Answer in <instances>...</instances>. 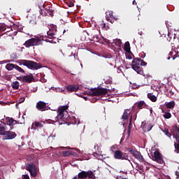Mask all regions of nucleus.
<instances>
[{"instance_id":"34","label":"nucleus","mask_w":179,"mask_h":179,"mask_svg":"<svg viewBox=\"0 0 179 179\" xmlns=\"http://www.w3.org/2000/svg\"><path fill=\"white\" fill-rule=\"evenodd\" d=\"M175 37H176V36H173V34H171L170 32L168 33V41H171L172 38H174Z\"/></svg>"},{"instance_id":"29","label":"nucleus","mask_w":179,"mask_h":179,"mask_svg":"<svg viewBox=\"0 0 179 179\" xmlns=\"http://www.w3.org/2000/svg\"><path fill=\"white\" fill-rule=\"evenodd\" d=\"M15 69L16 71H17L18 72H20V73H26V72L24 71V70L23 69H22V67L16 65L15 66Z\"/></svg>"},{"instance_id":"21","label":"nucleus","mask_w":179,"mask_h":179,"mask_svg":"<svg viewBox=\"0 0 179 179\" xmlns=\"http://www.w3.org/2000/svg\"><path fill=\"white\" fill-rule=\"evenodd\" d=\"M148 97L153 103H156V101H157V97H156V96L153 95V94H152V93H148Z\"/></svg>"},{"instance_id":"2","label":"nucleus","mask_w":179,"mask_h":179,"mask_svg":"<svg viewBox=\"0 0 179 179\" xmlns=\"http://www.w3.org/2000/svg\"><path fill=\"white\" fill-rule=\"evenodd\" d=\"M19 64L24 65V66H27L28 69H31L32 71H37L40 69V68H41V66H40V64L31 60H26V59L20 60Z\"/></svg>"},{"instance_id":"53","label":"nucleus","mask_w":179,"mask_h":179,"mask_svg":"<svg viewBox=\"0 0 179 179\" xmlns=\"http://www.w3.org/2000/svg\"><path fill=\"white\" fill-rule=\"evenodd\" d=\"M51 136H52H52L55 137V136H52V135H51Z\"/></svg>"},{"instance_id":"49","label":"nucleus","mask_w":179,"mask_h":179,"mask_svg":"<svg viewBox=\"0 0 179 179\" xmlns=\"http://www.w3.org/2000/svg\"><path fill=\"white\" fill-rule=\"evenodd\" d=\"M61 92H65V89L62 90Z\"/></svg>"},{"instance_id":"48","label":"nucleus","mask_w":179,"mask_h":179,"mask_svg":"<svg viewBox=\"0 0 179 179\" xmlns=\"http://www.w3.org/2000/svg\"><path fill=\"white\" fill-rule=\"evenodd\" d=\"M134 120H136V115H134Z\"/></svg>"},{"instance_id":"17","label":"nucleus","mask_w":179,"mask_h":179,"mask_svg":"<svg viewBox=\"0 0 179 179\" xmlns=\"http://www.w3.org/2000/svg\"><path fill=\"white\" fill-rule=\"evenodd\" d=\"M162 112L164 113L163 117L166 120L170 119L171 117V113L169 112L167 109L162 108Z\"/></svg>"},{"instance_id":"44","label":"nucleus","mask_w":179,"mask_h":179,"mask_svg":"<svg viewBox=\"0 0 179 179\" xmlns=\"http://www.w3.org/2000/svg\"><path fill=\"white\" fill-rule=\"evenodd\" d=\"M102 27L104 29L106 28V23L102 24Z\"/></svg>"},{"instance_id":"47","label":"nucleus","mask_w":179,"mask_h":179,"mask_svg":"<svg viewBox=\"0 0 179 179\" xmlns=\"http://www.w3.org/2000/svg\"><path fill=\"white\" fill-rule=\"evenodd\" d=\"M23 101H24V99H23L22 101H20L19 103H23Z\"/></svg>"},{"instance_id":"24","label":"nucleus","mask_w":179,"mask_h":179,"mask_svg":"<svg viewBox=\"0 0 179 179\" xmlns=\"http://www.w3.org/2000/svg\"><path fill=\"white\" fill-rule=\"evenodd\" d=\"M124 50L126 52H131V45L128 41L124 43Z\"/></svg>"},{"instance_id":"18","label":"nucleus","mask_w":179,"mask_h":179,"mask_svg":"<svg viewBox=\"0 0 179 179\" xmlns=\"http://www.w3.org/2000/svg\"><path fill=\"white\" fill-rule=\"evenodd\" d=\"M165 106L166 108H169L170 110H173L174 107H176V102L174 101H171L168 103H165Z\"/></svg>"},{"instance_id":"41","label":"nucleus","mask_w":179,"mask_h":179,"mask_svg":"<svg viewBox=\"0 0 179 179\" xmlns=\"http://www.w3.org/2000/svg\"><path fill=\"white\" fill-rule=\"evenodd\" d=\"M17 80H21V82H23L24 76H19L17 78Z\"/></svg>"},{"instance_id":"20","label":"nucleus","mask_w":179,"mask_h":179,"mask_svg":"<svg viewBox=\"0 0 179 179\" xmlns=\"http://www.w3.org/2000/svg\"><path fill=\"white\" fill-rule=\"evenodd\" d=\"M145 107H146V103H145V101H141L137 103V108L139 110H142V108H145Z\"/></svg>"},{"instance_id":"37","label":"nucleus","mask_w":179,"mask_h":179,"mask_svg":"<svg viewBox=\"0 0 179 179\" xmlns=\"http://www.w3.org/2000/svg\"><path fill=\"white\" fill-rule=\"evenodd\" d=\"M66 5H68L69 8H72L74 6L75 3H73V1H69L66 2Z\"/></svg>"},{"instance_id":"15","label":"nucleus","mask_w":179,"mask_h":179,"mask_svg":"<svg viewBox=\"0 0 179 179\" xmlns=\"http://www.w3.org/2000/svg\"><path fill=\"white\" fill-rule=\"evenodd\" d=\"M40 13L43 16H47V13L50 15V16H54V9H52V7H48V8H46V11L43 13V10L41 9Z\"/></svg>"},{"instance_id":"19","label":"nucleus","mask_w":179,"mask_h":179,"mask_svg":"<svg viewBox=\"0 0 179 179\" xmlns=\"http://www.w3.org/2000/svg\"><path fill=\"white\" fill-rule=\"evenodd\" d=\"M108 15H109V17L110 19H108V17H106V19L110 23H113V22H114V20H117L118 19L116 17H114L113 11H110Z\"/></svg>"},{"instance_id":"39","label":"nucleus","mask_w":179,"mask_h":179,"mask_svg":"<svg viewBox=\"0 0 179 179\" xmlns=\"http://www.w3.org/2000/svg\"><path fill=\"white\" fill-rule=\"evenodd\" d=\"M140 65L141 66H146L148 65V63H146V62L141 60L140 62Z\"/></svg>"},{"instance_id":"40","label":"nucleus","mask_w":179,"mask_h":179,"mask_svg":"<svg viewBox=\"0 0 179 179\" xmlns=\"http://www.w3.org/2000/svg\"><path fill=\"white\" fill-rule=\"evenodd\" d=\"M22 179H30V177L29 176V175L26 174V175H22Z\"/></svg>"},{"instance_id":"52","label":"nucleus","mask_w":179,"mask_h":179,"mask_svg":"<svg viewBox=\"0 0 179 179\" xmlns=\"http://www.w3.org/2000/svg\"><path fill=\"white\" fill-rule=\"evenodd\" d=\"M65 31H65V30H64L63 33H65Z\"/></svg>"},{"instance_id":"42","label":"nucleus","mask_w":179,"mask_h":179,"mask_svg":"<svg viewBox=\"0 0 179 179\" xmlns=\"http://www.w3.org/2000/svg\"><path fill=\"white\" fill-rule=\"evenodd\" d=\"M153 128V126L152 124H150L148 127V131H150Z\"/></svg>"},{"instance_id":"14","label":"nucleus","mask_w":179,"mask_h":179,"mask_svg":"<svg viewBox=\"0 0 179 179\" xmlns=\"http://www.w3.org/2000/svg\"><path fill=\"white\" fill-rule=\"evenodd\" d=\"M67 92H70L71 93L73 92H78L79 90V85H69L66 87Z\"/></svg>"},{"instance_id":"6","label":"nucleus","mask_w":179,"mask_h":179,"mask_svg":"<svg viewBox=\"0 0 179 179\" xmlns=\"http://www.w3.org/2000/svg\"><path fill=\"white\" fill-rule=\"evenodd\" d=\"M41 44V39L38 38V37L31 38L25 41L24 43V47L26 48H29L30 47H34L36 45H40Z\"/></svg>"},{"instance_id":"1","label":"nucleus","mask_w":179,"mask_h":179,"mask_svg":"<svg viewBox=\"0 0 179 179\" xmlns=\"http://www.w3.org/2000/svg\"><path fill=\"white\" fill-rule=\"evenodd\" d=\"M66 110H68V106H64L58 110L56 121H59V120H61L63 122H68V120H69V114Z\"/></svg>"},{"instance_id":"3","label":"nucleus","mask_w":179,"mask_h":179,"mask_svg":"<svg viewBox=\"0 0 179 179\" xmlns=\"http://www.w3.org/2000/svg\"><path fill=\"white\" fill-rule=\"evenodd\" d=\"M108 93V90L106 88H91L89 92H87L88 96H106Z\"/></svg>"},{"instance_id":"30","label":"nucleus","mask_w":179,"mask_h":179,"mask_svg":"<svg viewBox=\"0 0 179 179\" xmlns=\"http://www.w3.org/2000/svg\"><path fill=\"white\" fill-rule=\"evenodd\" d=\"M174 147H175V152L179 153V141H177V143H174Z\"/></svg>"},{"instance_id":"45","label":"nucleus","mask_w":179,"mask_h":179,"mask_svg":"<svg viewBox=\"0 0 179 179\" xmlns=\"http://www.w3.org/2000/svg\"><path fill=\"white\" fill-rule=\"evenodd\" d=\"M133 5H136V2H135V0L133 1Z\"/></svg>"},{"instance_id":"31","label":"nucleus","mask_w":179,"mask_h":179,"mask_svg":"<svg viewBox=\"0 0 179 179\" xmlns=\"http://www.w3.org/2000/svg\"><path fill=\"white\" fill-rule=\"evenodd\" d=\"M34 125H35V127H36V128H38V127L41 128L43 127V122L36 121V122H34Z\"/></svg>"},{"instance_id":"27","label":"nucleus","mask_w":179,"mask_h":179,"mask_svg":"<svg viewBox=\"0 0 179 179\" xmlns=\"http://www.w3.org/2000/svg\"><path fill=\"white\" fill-rule=\"evenodd\" d=\"M132 126V115L130 117L129 127L127 129V135L129 136L131 135V127Z\"/></svg>"},{"instance_id":"36","label":"nucleus","mask_w":179,"mask_h":179,"mask_svg":"<svg viewBox=\"0 0 179 179\" xmlns=\"http://www.w3.org/2000/svg\"><path fill=\"white\" fill-rule=\"evenodd\" d=\"M5 132V127L2 126V124H0V135H3V133Z\"/></svg>"},{"instance_id":"43","label":"nucleus","mask_w":179,"mask_h":179,"mask_svg":"<svg viewBox=\"0 0 179 179\" xmlns=\"http://www.w3.org/2000/svg\"><path fill=\"white\" fill-rule=\"evenodd\" d=\"M127 59H131L132 58V56L131 55H129L126 56Z\"/></svg>"},{"instance_id":"22","label":"nucleus","mask_w":179,"mask_h":179,"mask_svg":"<svg viewBox=\"0 0 179 179\" xmlns=\"http://www.w3.org/2000/svg\"><path fill=\"white\" fill-rule=\"evenodd\" d=\"M129 109H125L124 110L123 115L122 116V120H128V117L129 116L130 113H128Z\"/></svg>"},{"instance_id":"54","label":"nucleus","mask_w":179,"mask_h":179,"mask_svg":"<svg viewBox=\"0 0 179 179\" xmlns=\"http://www.w3.org/2000/svg\"><path fill=\"white\" fill-rule=\"evenodd\" d=\"M132 110H134V106L132 107Z\"/></svg>"},{"instance_id":"8","label":"nucleus","mask_w":179,"mask_h":179,"mask_svg":"<svg viewBox=\"0 0 179 179\" xmlns=\"http://www.w3.org/2000/svg\"><path fill=\"white\" fill-rule=\"evenodd\" d=\"M113 156L117 160H128L129 159L127 153L123 152L120 150L115 151Z\"/></svg>"},{"instance_id":"9","label":"nucleus","mask_w":179,"mask_h":179,"mask_svg":"<svg viewBox=\"0 0 179 179\" xmlns=\"http://www.w3.org/2000/svg\"><path fill=\"white\" fill-rule=\"evenodd\" d=\"M152 157L154 162H157V163H159V164H163L164 163V161L163 160V156L162 155V153L159 152V150L154 152Z\"/></svg>"},{"instance_id":"11","label":"nucleus","mask_w":179,"mask_h":179,"mask_svg":"<svg viewBox=\"0 0 179 179\" xmlns=\"http://www.w3.org/2000/svg\"><path fill=\"white\" fill-rule=\"evenodd\" d=\"M36 108L38 111H47L48 106H47V103L39 101L36 103Z\"/></svg>"},{"instance_id":"51","label":"nucleus","mask_w":179,"mask_h":179,"mask_svg":"<svg viewBox=\"0 0 179 179\" xmlns=\"http://www.w3.org/2000/svg\"><path fill=\"white\" fill-rule=\"evenodd\" d=\"M1 64H3V62H1Z\"/></svg>"},{"instance_id":"26","label":"nucleus","mask_w":179,"mask_h":179,"mask_svg":"<svg viewBox=\"0 0 179 179\" xmlns=\"http://www.w3.org/2000/svg\"><path fill=\"white\" fill-rule=\"evenodd\" d=\"M16 68V64H7L6 65V69H7L8 71H12V69Z\"/></svg>"},{"instance_id":"32","label":"nucleus","mask_w":179,"mask_h":179,"mask_svg":"<svg viewBox=\"0 0 179 179\" xmlns=\"http://www.w3.org/2000/svg\"><path fill=\"white\" fill-rule=\"evenodd\" d=\"M14 122H16V121L11 117L8 120L7 124L9 125L10 127H12Z\"/></svg>"},{"instance_id":"33","label":"nucleus","mask_w":179,"mask_h":179,"mask_svg":"<svg viewBox=\"0 0 179 179\" xmlns=\"http://www.w3.org/2000/svg\"><path fill=\"white\" fill-rule=\"evenodd\" d=\"M6 30V25L4 24H0V33H2V31H5Z\"/></svg>"},{"instance_id":"46","label":"nucleus","mask_w":179,"mask_h":179,"mask_svg":"<svg viewBox=\"0 0 179 179\" xmlns=\"http://www.w3.org/2000/svg\"><path fill=\"white\" fill-rule=\"evenodd\" d=\"M113 149H115V147L114 145L111 147V150H113Z\"/></svg>"},{"instance_id":"23","label":"nucleus","mask_w":179,"mask_h":179,"mask_svg":"<svg viewBox=\"0 0 179 179\" xmlns=\"http://www.w3.org/2000/svg\"><path fill=\"white\" fill-rule=\"evenodd\" d=\"M113 44L116 45V47H118L119 48H120V47L122 44V41H121L120 39H115V40H113Z\"/></svg>"},{"instance_id":"25","label":"nucleus","mask_w":179,"mask_h":179,"mask_svg":"<svg viewBox=\"0 0 179 179\" xmlns=\"http://www.w3.org/2000/svg\"><path fill=\"white\" fill-rule=\"evenodd\" d=\"M73 151H71V150H67V151H63L62 152V155L64 157H68L69 156H71V155H73Z\"/></svg>"},{"instance_id":"28","label":"nucleus","mask_w":179,"mask_h":179,"mask_svg":"<svg viewBox=\"0 0 179 179\" xmlns=\"http://www.w3.org/2000/svg\"><path fill=\"white\" fill-rule=\"evenodd\" d=\"M11 86H12L13 89L17 90V89H19V86H20L19 82H17V81L13 82L11 84Z\"/></svg>"},{"instance_id":"35","label":"nucleus","mask_w":179,"mask_h":179,"mask_svg":"<svg viewBox=\"0 0 179 179\" xmlns=\"http://www.w3.org/2000/svg\"><path fill=\"white\" fill-rule=\"evenodd\" d=\"M164 133L165 134V135H166V136H168L169 138H171V134L169 131L168 129H165L164 131Z\"/></svg>"},{"instance_id":"7","label":"nucleus","mask_w":179,"mask_h":179,"mask_svg":"<svg viewBox=\"0 0 179 179\" xmlns=\"http://www.w3.org/2000/svg\"><path fill=\"white\" fill-rule=\"evenodd\" d=\"M26 170L31 174V177H37V166L36 164L30 162L26 164Z\"/></svg>"},{"instance_id":"50","label":"nucleus","mask_w":179,"mask_h":179,"mask_svg":"<svg viewBox=\"0 0 179 179\" xmlns=\"http://www.w3.org/2000/svg\"><path fill=\"white\" fill-rule=\"evenodd\" d=\"M55 31H57V27H55Z\"/></svg>"},{"instance_id":"55","label":"nucleus","mask_w":179,"mask_h":179,"mask_svg":"<svg viewBox=\"0 0 179 179\" xmlns=\"http://www.w3.org/2000/svg\"><path fill=\"white\" fill-rule=\"evenodd\" d=\"M0 76H1V74H0Z\"/></svg>"},{"instance_id":"10","label":"nucleus","mask_w":179,"mask_h":179,"mask_svg":"<svg viewBox=\"0 0 179 179\" xmlns=\"http://www.w3.org/2000/svg\"><path fill=\"white\" fill-rule=\"evenodd\" d=\"M3 140H10V139H15L16 136H17V134H16L15 132L11 131H4L3 133Z\"/></svg>"},{"instance_id":"12","label":"nucleus","mask_w":179,"mask_h":179,"mask_svg":"<svg viewBox=\"0 0 179 179\" xmlns=\"http://www.w3.org/2000/svg\"><path fill=\"white\" fill-rule=\"evenodd\" d=\"M128 152H129V153H131V155H132L134 156V157L140 159H142V155H141V152H139V151L136 150V149L135 148H129L128 149Z\"/></svg>"},{"instance_id":"4","label":"nucleus","mask_w":179,"mask_h":179,"mask_svg":"<svg viewBox=\"0 0 179 179\" xmlns=\"http://www.w3.org/2000/svg\"><path fill=\"white\" fill-rule=\"evenodd\" d=\"M141 61L142 59L137 57L131 62V68L138 73V75H143V69L141 67Z\"/></svg>"},{"instance_id":"38","label":"nucleus","mask_w":179,"mask_h":179,"mask_svg":"<svg viewBox=\"0 0 179 179\" xmlns=\"http://www.w3.org/2000/svg\"><path fill=\"white\" fill-rule=\"evenodd\" d=\"M47 34H48V36H50V38H53L54 36H55V34L54 32L48 31Z\"/></svg>"},{"instance_id":"13","label":"nucleus","mask_w":179,"mask_h":179,"mask_svg":"<svg viewBox=\"0 0 179 179\" xmlns=\"http://www.w3.org/2000/svg\"><path fill=\"white\" fill-rule=\"evenodd\" d=\"M171 132L173 138H176V142H179V127L177 126H173L171 130Z\"/></svg>"},{"instance_id":"5","label":"nucleus","mask_w":179,"mask_h":179,"mask_svg":"<svg viewBox=\"0 0 179 179\" xmlns=\"http://www.w3.org/2000/svg\"><path fill=\"white\" fill-rule=\"evenodd\" d=\"M78 178L80 179H96V175L92 171H82L78 173Z\"/></svg>"},{"instance_id":"16","label":"nucleus","mask_w":179,"mask_h":179,"mask_svg":"<svg viewBox=\"0 0 179 179\" xmlns=\"http://www.w3.org/2000/svg\"><path fill=\"white\" fill-rule=\"evenodd\" d=\"M33 80H34V76H33V74L24 76L23 83H31Z\"/></svg>"}]
</instances>
